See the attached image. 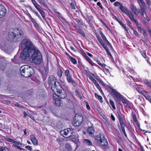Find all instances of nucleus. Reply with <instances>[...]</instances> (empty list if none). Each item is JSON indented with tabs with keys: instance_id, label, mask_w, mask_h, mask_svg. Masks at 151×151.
<instances>
[{
	"instance_id": "23",
	"label": "nucleus",
	"mask_w": 151,
	"mask_h": 151,
	"mask_svg": "<svg viewBox=\"0 0 151 151\" xmlns=\"http://www.w3.org/2000/svg\"><path fill=\"white\" fill-rule=\"evenodd\" d=\"M37 1L41 5H43L46 7H47V4L45 0H37Z\"/></svg>"
},
{
	"instance_id": "40",
	"label": "nucleus",
	"mask_w": 151,
	"mask_h": 151,
	"mask_svg": "<svg viewBox=\"0 0 151 151\" xmlns=\"http://www.w3.org/2000/svg\"><path fill=\"white\" fill-rule=\"evenodd\" d=\"M76 22L78 24H80L81 25H83V22L81 20H80L78 19H75Z\"/></svg>"
},
{
	"instance_id": "37",
	"label": "nucleus",
	"mask_w": 151,
	"mask_h": 151,
	"mask_svg": "<svg viewBox=\"0 0 151 151\" xmlns=\"http://www.w3.org/2000/svg\"><path fill=\"white\" fill-rule=\"evenodd\" d=\"M30 9H31V10L34 13H35L36 15L40 19L41 18L40 15L38 13V12L37 11H34V10H33L31 7H30Z\"/></svg>"
},
{
	"instance_id": "59",
	"label": "nucleus",
	"mask_w": 151,
	"mask_h": 151,
	"mask_svg": "<svg viewBox=\"0 0 151 151\" xmlns=\"http://www.w3.org/2000/svg\"><path fill=\"white\" fill-rule=\"evenodd\" d=\"M134 33L136 36L137 37L139 36V34L136 31L134 30Z\"/></svg>"
},
{
	"instance_id": "64",
	"label": "nucleus",
	"mask_w": 151,
	"mask_h": 151,
	"mask_svg": "<svg viewBox=\"0 0 151 151\" xmlns=\"http://www.w3.org/2000/svg\"><path fill=\"white\" fill-rule=\"evenodd\" d=\"M111 117L112 120L114 121H115V118L113 114H111Z\"/></svg>"
},
{
	"instance_id": "41",
	"label": "nucleus",
	"mask_w": 151,
	"mask_h": 151,
	"mask_svg": "<svg viewBox=\"0 0 151 151\" xmlns=\"http://www.w3.org/2000/svg\"><path fill=\"white\" fill-rule=\"evenodd\" d=\"M38 11L40 13V14L42 15V17L43 18H44L45 17L44 15L45 14V12H44V11L43 10H42V9H41L40 10H39V11Z\"/></svg>"
},
{
	"instance_id": "1",
	"label": "nucleus",
	"mask_w": 151,
	"mask_h": 151,
	"mask_svg": "<svg viewBox=\"0 0 151 151\" xmlns=\"http://www.w3.org/2000/svg\"><path fill=\"white\" fill-rule=\"evenodd\" d=\"M21 49L20 58L25 60L31 55L33 62L36 64H40L42 60V55L39 49L35 47L30 40H23L20 44Z\"/></svg>"
},
{
	"instance_id": "33",
	"label": "nucleus",
	"mask_w": 151,
	"mask_h": 151,
	"mask_svg": "<svg viewBox=\"0 0 151 151\" xmlns=\"http://www.w3.org/2000/svg\"><path fill=\"white\" fill-rule=\"evenodd\" d=\"M109 102H110V103L111 105L112 106L113 109H115L116 107H115V105L114 104V102L113 101H112L111 100H110L109 101Z\"/></svg>"
},
{
	"instance_id": "54",
	"label": "nucleus",
	"mask_w": 151,
	"mask_h": 151,
	"mask_svg": "<svg viewBox=\"0 0 151 151\" xmlns=\"http://www.w3.org/2000/svg\"><path fill=\"white\" fill-rule=\"evenodd\" d=\"M28 116H29L30 118L32 119L34 121H35L34 117L33 116L30 115L29 114V115H28Z\"/></svg>"
},
{
	"instance_id": "36",
	"label": "nucleus",
	"mask_w": 151,
	"mask_h": 151,
	"mask_svg": "<svg viewBox=\"0 0 151 151\" xmlns=\"http://www.w3.org/2000/svg\"><path fill=\"white\" fill-rule=\"evenodd\" d=\"M101 44L102 46L104 48V49L106 51L109 50V48L107 47L106 44H105L103 42L102 43V44Z\"/></svg>"
},
{
	"instance_id": "15",
	"label": "nucleus",
	"mask_w": 151,
	"mask_h": 151,
	"mask_svg": "<svg viewBox=\"0 0 151 151\" xmlns=\"http://www.w3.org/2000/svg\"><path fill=\"white\" fill-rule=\"evenodd\" d=\"M30 139L31 141L32 142L33 144L35 145H37L38 141L37 140L36 137H35L34 135H30Z\"/></svg>"
},
{
	"instance_id": "53",
	"label": "nucleus",
	"mask_w": 151,
	"mask_h": 151,
	"mask_svg": "<svg viewBox=\"0 0 151 151\" xmlns=\"http://www.w3.org/2000/svg\"><path fill=\"white\" fill-rule=\"evenodd\" d=\"M70 6L71 8L72 9H75V6H74V4H73V3H70Z\"/></svg>"
},
{
	"instance_id": "49",
	"label": "nucleus",
	"mask_w": 151,
	"mask_h": 151,
	"mask_svg": "<svg viewBox=\"0 0 151 151\" xmlns=\"http://www.w3.org/2000/svg\"><path fill=\"white\" fill-rule=\"evenodd\" d=\"M25 148L28 149L29 151H31L32 150V148L29 146H27L25 147Z\"/></svg>"
},
{
	"instance_id": "18",
	"label": "nucleus",
	"mask_w": 151,
	"mask_h": 151,
	"mask_svg": "<svg viewBox=\"0 0 151 151\" xmlns=\"http://www.w3.org/2000/svg\"><path fill=\"white\" fill-rule=\"evenodd\" d=\"M119 8L122 12L123 13H125L126 14L129 12L126 8L125 7L123 6L122 4L120 6H119Z\"/></svg>"
},
{
	"instance_id": "58",
	"label": "nucleus",
	"mask_w": 151,
	"mask_h": 151,
	"mask_svg": "<svg viewBox=\"0 0 151 151\" xmlns=\"http://www.w3.org/2000/svg\"><path fill=\"white\" fill-rule=\"evenodd\" d=\"M73 26L77 30L78 29V27H80L77 25V24H74Z\"/></svg>"
},
{
	"instance_id": "61",
	"label": "nucleus",
	"mask_w": 151,
	"mask_h": 151,
	"mask_svg": "<svg viewBox=\"0 0 151 151\" xmlns=\"http://www.w3.org/2000/svg\"><path fill=\"white\" fill-rule=\"evenodd\" d=\"M137 27L139 31L141 33V31L142 32V29L141 27H140L138 26H137Z\"/></svg>"
},
{
	"instance_id": "56",
	"label": "nucleus",
	"mask_w": 151,
	"mask_h": 151,
	"mask_svg": "<svg viewBox=\"0 0 151 151\" xmlns=\"http://www.w3.org/2000/svg\"><path fill=\"white\" fill-rule=\"evenodd\" d=\"M94 76V74L93 73H91V74H89L88 75V77L89 78L91 79L93 78L92 76Z\"/></svg>"
},
{
	"instance_id": "3",
	"label": "nucleus",
	"mask_w": 151,
	"mask_h": 151,
	"mask_svg": "<svg viewBox=\"0 0 151 151\" xmlns=\"http://www.w3.org/2000/svg\"><path fill=\"white\" fill-rule=\"evenodd\" d=\"M60 134L64 137H71L72 141L76 143H78L79 141L78 136L77 134L72 135L73 132L70 128L65 129L60 131Z\"/></svg>"
},
{
	"instance_id": "52",
	"label": "nucleus",
	"mask_w": 151,
	"mask_h": 151,
	"mask_svg": "<svg viewBox=\"0 0 151 151\" xmlns=\"http://www.w3.org/2000/svg\"><path fill=\"white\" fill-rule=\"evenodd\" d=\"M143 35L145 37H146L147 36V33L145 30V29H142V32Z\"/></svg>"
},
{
	"instance_id": "60",
	"label": "nucleus",
	"mask_w": 151,
	"mask_h": 151,
	"mask_svg": "<svg viewBox=\"0 0 151 151\" xmlns=\"http://www.w3.org/2000/svg\"><path fill=\"white\" fill-rule=\"evenodd\" d=\"M103 39L105 41V42L107 41L108 40L106 39V37L104 35H103L101 36Z\"/></svg>"
},
{
	"instance_id": "25",
	"label": "nucleus",
	"mask_w": 151,
	"mask_h": 151,
	"mask_svg": "<svg viewBox=\"0 0 151 151\" xmlns=\"http://www.w3.org/2000/svg\"><path fill=\"white\" fill-rule=\"evenodd\" d=\"M55 101V104L56 105L59 106L62 105V103L60 100L57 99V100Z\"/></svg>"
},
{
	"instance_id": "16",
	"label": "nucleus",
	"mask_w": 151,
	"mask_h": 151,
	"mask_svg": "<svg viewBox=\"0 0 151 151\" xmlns=\"http://www.w3.org/2000/svg\"><path fill=\"white\" fill-rule=\"evenodd\" d=\"M67 81L69 83H71V84L75 87L77 85L76 83L71 79V76L67 77Z\"/></svg>"
},
{
	"instance_id": "30",
	"label": "nucleus",
	"mask_w": 151,
	"mask_h": 151,
	"mask_svg": "<svg viewBox=\"0 0 151 151\" xmlns=\"http://www.w3.org/2000/svg\"><path fill=\"white\" fill-rule=\"evenodd\" d=\"M119 23L122 25V26L124 27V28L126 31H127L128 30V28L126 27L125 24H124L122 22H119Z\"/></svg>"
},
{
	"instance_id": "28",
	"label": "nucleus",
	"mask_w": 151,
	"mask_h": 151,
	"mask_svg": "<svg viewBox=\"0 0 151 151\" xmlns=\"http://www.w3.org/2000/svg\"><path fill=\"white\" fill-rule=\"evenodd\" d=\"M95 59L96 61V62L97 63L101 66L104 67L106 66V65L105 64H102L101 63H100L99 60H97V59L96 58H95Z\"/></svg>"
},
{
	"instance_id": "17",
	"label": "nucleus",
	"mask_w": 151,
	"mask_h": 151,
	"mask_svg": "<svg viewBox=\"0 0 151 151\" xmlns=\"http://www.w3.org/2000/svg\"><path fill=\"white\" fill-rule=\"evenodd\" d=\"M118 115L120 125L124 124L122 118L124 117V115L121 113H118Z\"/></svg>"
},
{
	"instance_id": "43",
	"label": "nucleus",
	"mask_w": 151,
	"mask_h": 151,
	"mask_svg": "<svg viewBox=\"0 0 151 151\" xmlns=\"http://www.w3.org/2000/svg\"><path fill=\"white\" fill-rule=\"evenodd\" d=\"M97 38L101 44H102V43H103L102 40L100 36H97Z\"/></svg>"
},
{
	"instance_id": "29",
	"label": "nucleus",
	"mask_w": 151,
	"mask_h": 151,
	"mask_svg": "<svg viewBox=\"0 0 151 151\" xmlns=\"http://www.w3.org/2000/svg\"><path fill=\"white\" fill-rule=\"evenodd\" d=\"M84 142L86 144L89 145H91L92 144L91 142L89 140L87 139H84Z\"/></svg>"
},
{
	"instance_id": "57",
	"label": "nucleus",
	"mask_w": 151,
	"mask_h": 151,
	"mask_svg": "<svg viewBox=\"0 0 151 151\" xmlns=\"http://www.w3.org/2000/svg\"><path fill=\"white\" fill-rule=\"evenodd\" d=\"M32 1L35 6L38 4L35 0H32Z\"/></svg>"
},
{
	"instance_id": "2",
	"label": "nucleus",
	"mask_w": 151,
	"mask_h": 151,
	"mask_svg": "<svg viewBox=\"0 0 151 151\" xmlns=\"http://www.w3.org/2000/svg\"><path fill=\"white\" fill-rule=\"evenodd\" d=\"M10 42H15L21 40L24 37V33L21 29L16 28L11 29L10 32Z\"/></svg>"
},
{
	"instance_id": "7",
	"label": "nucleus",
	"mask_w": 151,
	"mask_h": 151,
	"mask_svg": "<svg viewBox=\"0 0 151 151\" xmlns=\"http://www.w3.org/2000/svg\"><path fill=\"white\" fill-rule=\"evenodd\" d=\"M1 48L6 53L9 54V35L4 38L2 42Z\"/></svg>"
},
{
	"instance_id": "11",
	"label": "nucleus",
	"mask_w": 151,
	"mask_h": 151,
	"mask_svg": "<svg viewBox=\"0 0 151 151\" xmlns=\"http://www.w3.org/2000/svg\"><path fill=\"white\" fill-rule=\"evenodd\" d=\"M7 13L6 10L4 6L0 5V18L4 17Z\"/></svg>"
},
{
	"instance_id": "34",
	"label": "nucleus",
	"mask_w": 151,
	"mask_h": 151,
	"mask_svg": "<svg viewBox=\"0 0 151 151\" xmlns=\"http://www.w3.org/2000/svg\"><path fill=\"white\" fill-rule=\"evenodd\" d=\"M132 115L133 117V119L135 122H137V119L136 118V116L135 115V113L134 112H132Z\"/></svg>"
},
{
	"instance_id": "42",
	"label": "nucleus",
	"mask_w": 151,
	"mask_h": 151,
	"mask_svg": "<svg viewBox=\"0 0 151 151\" xmlns=\"http://www.w3.org/2000/svg\"><path fill=\"white\" fill-rule=\"evenodd\" d=\"M35 7L36 8L37 10L38 11L39 10H40L42 9L41 6L37 4V5L35 6Z\"/></svg>"
},
{
	"instance_id": "22",
	"label": "nucleus",
	"mask_w": 151,
	"mask_h": 151,
	"mask_svg": "<svg viewBox=\"0 0 151 151\" xmlns=\"http://www.w3.org/2000/svg\"><path fill=\"white\" fill-rule=\"evenodd\" d=\"M77 31L83 37L85 36V34L84 32L80 27H78V29L77 30Z\"/></svg>"
},
{
	"instance_id": "20",
	"label": "nucleus",
	"mask_w": 151,
	"mask_h": 151,
	"mask_svg": "<svg viewBox=\"0 0 151 151\" xmlns=\"http://www.w3.org/2000/svg\"><path fill=\"white\" fill-rule=\"evenodd\" d=\"M65 151H72V147L68 143H66L65 146Z\"/></svg>"
},
{
	"instance_id": "48",
	"label": "nucleus",
	"mask_w": 151,
	"mask_h": 151,
	"mask_svg": "<svg viewBox=\"0 0 151 151\" xmlns=\"http://www.w3.org/2000/svg\"><path fill=\"white\" fill-rule=\"evenodd\" d=\"M45 74H47L48 73V67L47 65L45 67Z\"/></svg>"
},
{
	"instance_id": "9",
	"label": "nucleus",
	"mask_w": 151,
	"mask_h": 151,
	"mask_svg": "<svg viewBox=\"0 0 151 151\" xmlns=\"http://www.w3.org/2000/svg\"><path fill=\"white\" fill-rule=\"evenodd\" d=\"M112 91L111 92V93L112 95H114V97H116L114 99L116 102L118 101L117 99H120L122 97V95L118 92L116 91L114 89L111 88Z\"/></svg>"
},
{
	"instance_id": "47",
	"label": "nucleus",
	"mask_w": 151,
	"mask_h": 151,
	"mask_svg": "<svg viewBox=\"0 0 151 151\" xmlns=\"http://www.w3.org/2000/svg\"><path fill=\"white\" fill-rule=\"evenodd\" d=\"M98 82H99V83L101 84L103 86H105V84L100 79H99V80H98Z\"/></svg>"
},
{
	"instance_id": "13",
	"label": "nucleus",
	"mask_w": 151,
	"mask_h": 151,
	"mask_svg": "<svg viewBox=\"0 0 151 151\" xmlns=\"http://www.w3.org/2000/svg\"><path fill=\"white\" fill-rule=\"evenodd\" d=\"M130 8L132 12L135 15L137 16L138 15L139 12L135 6L131 4L130 6Z\"/></svg>"
},
{
	"instance_id": "14",
	"label": "nucleus",
	"mask_w": 151,
	"mask_h": 151,
	"mask_svg": "<svg viewBox=\"0 0 151 151\" xmlns=\"http://www.w3.org/2000/svg\"><path fill=\"white\" fill-rule=\"evenodd\" d=\"M87 131L89 135H93V134L94 132V127L93 126L89 127L87 130Z\"/></svg>"
},
{
	"instance_id": "32",
	"label": "nucleus",
	"mask_w": 151,
	"mask_h": 151,
	"mask_svg": "<svg viewBox=\"0 0 151 151\" xmlns=\"http://www.w3.org/2000/svg\"><path fill=\"white\" fill-rule=\"evenodd\" d=\"M65 75L67 77L70 76V71L69 70H66L65 72Z\"/></svg>"
},
{
	"instance_id": "6",
	"label": "nucleus",
	"mask_w": 151,
	"mask_h": 151,
	"mask_svg": "<svg viewBox=\"0 0 151 151\" xmlns=\"http://www.w3.org/2000/svg\"><path fill=\"white\" fill-rule=\"evenodd\" d=\"M95 140L99 144L104 146L103 148L105 150H107L108 149V143L106 139L104 137V136L103 134H100L96 136Z\"/></svg>"
},
{
	"instance_id": "21",
	"label": "nucleus",
	"mask_w": 151,
	"mask_h": 151,
	"mask_svg": "<svg viewBox=\"0 0 151 151\" xmlns=\"http://www.w3.org/2000/svg\"><path fill=\"white\" fill-rule=\"evenodd\" d=\"M84 57L86 59L88 62L91 64V65L92 66L93 65H96L95 64L93 63L91 60V59L89 58L87 55H84Z\"/></svg>"
},
{
	"instance_id": "12",
	"label": "nucleus",
	"mask_w": 151,
	"mask_h": 151,
	"mask_svg": "<svg viewBox=\"0 0 151 151\" xmlns=\"http://www.w3.org/2000/svg\"><path fill=\"white\" fill-rule=\"evenodd\" d=\"M139 6L140 8L141 11L139 12L141 14L142 16H144V13H146V12L145 10V8L146 7L145 4H144V5H139Z\"/></svg>"
},
{
	"instance_id": "10",
	"label": "nucleus",
	"mask_w": 151,
	"mask_h": 151,
	"mask_svg": "<svg viewBox=\"0 0 151 151\" xmlns=\"http://www.w3.org/2000/svg\"><path fill=\"white\" fill-rule=\"evenodd\" d=\"M55 89L56 91L54 92L55 93L57 92L58 93L57 96L59 98L61 99L65 98L66 96V94L64 90H62L63 88H62V89L61 91H59L58 90Z\"/></svg>"
},
{
	"instance_id": "62",
	"label": "nucleus",
	"mask_w": 151,
	"mask_h": 151,
	"mask_svg": "<svg viewBox=\"0 0 151 151\" xmlns=\"http://www.w3.org/2000/svg\"><path fill=\"white\" fill-rule=\"evenodd\" d=\"M14 147H17L18 149L20 150H24V149L21 147H20L19 146H18L17 145H15L14 146Z\"/></svg>"
},
{
	"instance_id": "4",
	"label": "nucleus",
	"mask_w": 151,
	"mask_h": 151,
	"mask_svg": "<svg viewBox=\"0 0 151 151\" xmlns=\"http://www.w3.org/2000/svg\"><path fill=\"white\" fill-rule=\"evenodd\" d=\"M48 81L49 85L53 92L56 91L55 89L59 91L61 90L62 87L54 76H50L48 79Z\"/></svg>"
},
{
	"instance_id": "44",
	"label": "nucleus",
	"mask_w": 151,
	"mask_h": 151,
	"mask_svg": "<svg viewBox=\"0 0 151 151\" xmlns=\"http://www.w3.org/2000/svg\"><path fill=\"white\" fill-rule=\"evenodd\" d=\"M140 93L142 94V95L145 97L146 96H147L148 95L147 93L144 91L143 90H141V91L140 92Z\"/></svg>"
},
{
	"instance_id": "31",
	"label": "nucleus",
	"mask_w": 151,
	"mask_h": 151,
	"mask_svg": "<svg viewBox=\"0 0 151 151\" xmlns=\"http://www.w3.org/2000/svg\"><path fill=\"white\" fill-rule=\"evenodd\" d=\"M70 61L73 63L74 64L77 63V61L74 58L71 57L70 58Z\"/></svg>"
},
{
	"instance_id": "39",
	"label": "nucleus",
	"mask_w": 151,
	"mask_h": 151,
	"mask_svg": "<svg viewBox=\"0 0 151 151\" xmlns=\"http://www.w3.org/2000/svg\"><path fill=\"white\" fill-rule=\"evenodd\" d=\"M58 75L59 77H61L62 76V71L60 69L58 70Z\"/></svg>"
},
{
	"instance_id": "5",
	"label": "nucleus",
	"mask_w": 151,
	"mask_h": 151,
	"mask_svg": "<svg viewBox=\"0 0 151 151\" xmlns=\"http://www.w3.org/2000/svg\"><path fill=\"white\" fill-rule=\"evenodd\" d=\"M21 75L24 77L28 78L32 76L34 73L33 68L28 65H23L20 68Z\"/></svg>"
},
{
	"instance_id": "24",
	"label": "nucleus",
	"mask_w": 151,
	"mask_h": 151,
	"mask_svg": "<svg viewBox=\"0 0 151 151\" xmlns=\"http://www.w3.org/2000/svg\"><path fill=\"white\" fill-rule=\"evenodd\" d=\"M63 125L62 124L61 122H58V123L56 124V127L57 128L59 129L62 128L63 127Z\"/></svg>"
},
{
	"instance_id": "26",
	"label": "nucleus",
	"mask_w": 151,
	"mask_h": 151,
	"mask_svg": "<svg viewBox=\"0 0 151 151\" xmlns=\"http://www.w3.org/2000/svg\"><path fill=\"white\" fill-rule=\"evenodd\" d=\"M121 125V128H122V131L123 133L124 134L125 136V137H126L127 138V135L126 133V132H125V129H124V126H125V125L124 124L121 125Z\"/></svg>"
},
{
	"instance_id": "45",
	"label": "nucleus",
	"mask_w": 151,
	"mask_h": 151,
	"mask_svg": "<svg viewBox=\"0 0 151 151\" xmlns=\"http://www.w3.org/2000/svg\"><path fill=\"white\" fill-rule=\"evenodd\" d=\"M140 52L141 53V54L142 55V56L145 58H146V55L145 52H144V51H142V50L140 51Z\"/></svg>"
},
{
	"instance_id": "63",
	"label": "nucleus",
	"mask_w": 151,
	"mask_h": 151,
	"mask_svg": "<svg viewBox=\"0 0 151 151\" xmlns=\"http://www.w3.org/2000/svg\"><path fill=\"white\" fill-rule=\"evenodd\" d=\"M86 108H87V109H88V110H90V107L89 106V105L88 103L87 102L86 103Z\"/></svg>"
},
{
	"instance_id": "50",
	"label": "nucleus",
	"mask_w": 151,
	"mask_h": 151,
	"mask_svg": "<svg viewBox=\"0 0 151 151\" xmlns=\"http://www.w3.org/2000/svg\"><path fill=\"white\" fill-rule=\"evenodd\" d=\"M97 5L99 6V7L101 9H103V7L101 5V3L100 2H98L97 3Z\"/></svg>"
},
{
	"instance_id": "55",
	"label": "nucleus",
	"mask_w": 151,
	"mask_h": 151,
	"mask_svg": "<svg viewBox=\"0 0 151 151\" xmlns=\"http://www.w3.org/2000/svg\"><path fill=\"white\" fill-rule=\"evenodd\" d=\"M0 151H6V148L4 147H0Z\"/></svg>"
},
{
	"instance_id": "51",
	"label": "nucleus",
	"mask_w": 151,
	"mask_h": 151,
	"mask_svg": "<svg viewBox=\"0 0 151 151\" xmlns=\"http://www.w3.org/2000/svg\"><path fill=\"white\" fill-rule=\"evenodd\" d=\"M145 98L146 99L148 100L151 103V99L150 96L149 95H147L146 96Z\"/></svg>"
},
{
	"instance_id": "8",
	"label": "nucleus",
	"mask_w": 151,
	"mask_h": 151,
	"mask_svg": "<svg viewBox=\"0 0 151 151\" xmlns=\"http://www.w3.org/2000/svg\"><path fill=\"white\" fill-rule=\"evenodd\" d=\"M83 117L81 115H76L73 122V125L76 127L80 126L83 121Z\"/></svg>"
},
{
	"instance_id": "38",
	"label": "nucleus",
	"mask_w": 151,
	"mask_h": 151,
	"mask_svg": "<svg viewBox=\"0 0 151 151\" xmlns=\"http://www.w3.org/2000/svg\"><path fill=\"white\" fill-rule=\"evenodd\" d=\"M122 4V3L119 2L117 1L115 2L114 4V5L116 6H121Z\"/></svg>"
},
{
	"instance_id": "46",
	"label": "nucleus",
	"mask_w": 151,
	"mask_h": 151,
	"mask_svg": "<svg viewBox=\"0 0 151 151\" xmlns=\"http://www.w3.org/2000/svg\"><path fill=\"white\" fill-rule=\"evenodd\" d=\"M16 106L22 108H25L21 104H15Z\"/></svg>"
},
{
	"instance_id": "35",
	"label": "nucleus",
	"mask_w": 151,
	"mask_h": 151,
	"mask_svg": "<svg viewBox=\"0 0 151 151\" xmlns=\"http://www.w3.org/2000/svg\"><path fill=\"white\" fill-rule=\"evenodd\" d=\"M120 100L122 101V102L123 104H125L126 105H128L127 102L125 99H124L122 97Z\"/></svg>"
},
{
	"instance_id": "27",
	"label": "nucleus",
	"mask_w": 151,
	"mask_h": 151,
	"mask_svg": "<svg viewBox=\"0 0 151 151\" xmlns=\"http://www.w3.org/2000/svg\"><path fill=\"white\" fill-rule=\"evenodd\" d=\"M95 97L96 98H97L98 99H99L101 102H102V97L101 96L98 95L96 93H95Z\"/></svg>"
},
{
	"instance_id": "19",
	"label": "nucleus",
	"mask_w": 151,
	"mask_h": 151,
	"mask_svg": "<svg viewBox=\"0 0 151 151\" xmlns=\"http://www.w3.org/2000/svg\"><path fill=\"white\" fill-rule=\"evenodd\" d=\"M126 14L131 20H134V15L131 12L129 11Z\"/></svg>"
}]
</instances>
